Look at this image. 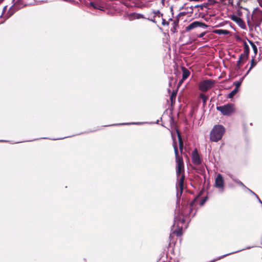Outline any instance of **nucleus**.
<instances>
[{
	"mask_svg": "<svg viewBox=\"0 0 262 262\" xmlns=\"http://www.w3.org/2000/svg\"><path fill=\"white\" fill-rule=\"evenodd\" d=\"M173 147L176 160V174L177 177V182L176 183V188L177 189V197L179 198H180L183 192L185 179L184 174L183 173L184 172V163L182 158L179 156L178 147L174 140H173Z\"/></svg>",
	"mask_w": 262,
	"mask_h": 262,
	"instance_id": "f257e3e1",
	"label": "nucleus"
},
{
	"mask_svg": "<svg viewBox=\"0 0 262 262\" xmlns=\"http://www.w3.org/2000/svg\"><path fill=\"white\" fill-rule=\"evenodd\" d=\"M225 132V128L222 125H215L210 133V140L217 142L222 138Z\"/></svg>",
	"mask_w": 262,
	"mask_h": 262,
	"instance_id": "f03ea898",
	"label": "nucleus"
},
{
	"mask_svg": "<svg viewBox=\"0 0 262 262\" xmlns=\"http://www.w3.org/2000/svg\"><path fill=\"white\" fill-rule=\"evenodd\" d=\"M174 224L171 227V230L173 233H175L177 236H180L182 235V226H180L179 224H183L185 222L184 217H182L180 215L175 216L174 219Z\"/></svg>",
	"mask_w": 262,
	"mask_h": 262,
	"instance_id": "7ed1b4c3",
	"label": "nucleus"
},
{
	"mask_svg": "<svg viewBox=\"0 0 262 262\" xmlns=\"http://www.w3.org/2000/svg\"><path fill=\"white\" fill-rule=\"evenodd\" d=\"M214 84L215 81L212 79L202 80L199 84V90L203 92H206L211 89Z\"/></svg>",
	"mask_w": 262,
	"mask_h": 262,
	"instance_id": "20e7f679",
	"label": "nucleus"
},
{
	"mask_svg": "<svg viewBox=\"0 0 262 262\" xmlns=\"http://www.w3.org/2000/svg\"><path fill=\"white\" fill-rule=\"evenodd\" d=\"M216 110L225 116H229L234 111V105L232 104H227L223 106H217Z\"/></svg>",
	"mask_w": 262,
	"mask_h": 262,
	"instance_id": "39448f33",
	"label": "nucleus"
},
{
	"mask_svg": "<svg viewBox=\"0 0 262 262\" xmlns=\"http://www.w3.org/2000/svg\"><path fill=\"white\" fill-rule=\"evenodd\" d=\"M215 187L220 190L221 192L224 191V180L221 173H218L215 180Z\"/></svg>",
	"mask_w": 262,
	"mask_h": 262,
	"instance_id": "423d86ee",
	"label": "nucleus"
},
{
	"mask_svg": "<svg viewBox=\"0 0 262 262\" xmlns=\"http://www.w3.org/2000/svg\"><path fill=\"white\" fill-rule=\"evenodd\" d=\"M191 156L192 161L194 165H198L202 163V159L196 149L192 151Z\"/></svg>",
	"mask_w": 262,
	"mask_h": 262,
	"instance_id": "0eeeda50",
	"label": "nucleus"
},
{
	"mask_svg": "<svg viewBox=\"0 0 262 262\" xmlns=\"http://www.w3.org/2000/svg\"><path fill=\"white\" fill-rule=\"evenodd\" d=\"M129 19L131 20L135 19H141V18H144L146 19V18L144 17V16L140 13H137L136 12L131 13L129 14Z\"/></svg>",
	"mask_w": 262,
	"mask_h": 262,
	"instance_id": "6e6552de",
	"label": "nucleus"
},
{
	"mask_svg": "<svg viewBox=\"0 0 262 262\" xmlns=\"http://www.w3.org/2000/svg\"><path fill=\"white\" fill-rule=\"evenodd\" d=\"M231 19L232 20L237 23L242 28H243L242 25L244 26V21L239 17L235 15H232L231 17Z\"/></svg>",
	"mask_w": 262,
	"mask_h": 262,
	"instance_id": "1a4fd4ad",
	"label": "nucleus"
},
{
	"mask_svg": "<svg viewBox=\"0 0 262 262\" xmlns=\"http://www.w3.org/2000/svg\"><path fill=\"white\" fill-rule=\"evenodd\" d=\"M16 9L15 8V6H13L9 8L8 12H7V13H6L5 14V15L4 16L5 19L6 20V19L9 18L10 17H11L14 14V13L16 11Z\"/></svg>",
	"mask_w": 262,
	"mask_h": 262,
	"instance_id": "9d476101",
	"label": "nucleus"
},
{
	"mask_svg": "<svg viewBox=\"0 0 262 262\" xmlns=\"http://www.w3.org/2000/svg\"><path fill=\"white\" fill-rule=\"evenodd\" d=\"M200 21H195L190 24L188 26L186 27V31H188L191 30L194 28H198L199 26Z\"/></svg>",
	"mask_w": 262,
	"mask_h": 262,
	"instance_id": "9b49d317",
	"label": "nucleus"
},
{
	"mask_svg": "<svg viewBox=\"0 0 262 262\" xmlns=\"http://www.w3.org/2000/svg\"><path fill=\"white\" fill-rule=\"evenodd\" d=\"M247 56H244L243 53H242L239 57L238 60L237 61V66L238 67V68H240L241 67V64L243 62H244L247 59H248Z\"/></svg>",
	"mask_w": 262,
	"mask_h": 262,
	"instance_id": "f8f14e48",
	"label": "nucleus"
},
{
	"mask_svg": "<svg viewBox=\"0 0 262 262\" xmlns=\"http://www.w3.org/2000/svg\"><path fill=\"white\" fill-rule=\"evenodd\" d=\"M182 81H184L189 76L190 73V72L185 67L182 68Z\"/></svg>",
	"mask_w": 262,
	"mask_h": 262,
	"instance_id": "ddd939ff",
	"label": "nucleus"
},
{
	"mask_svg": "<svg viewBox=\"0 0 262 262\" xmlns=\"http://www.w3.org/2000/svg\"><path fill=\"white\" fill-rule=\"evenodd\" d=\"M90 5L93 7L95 9H98L101 11H104V7L103 6H100L99 4L97 3H95L93 2H91L90 3Z\"/></svg>",
	"mask_w": 262,
	"mask_h": 262,
	"instance_id": "4468645a",
	"label": "nucleus"
},
{
	"mask_svg": "<svg viewBox=\"0 0 262 262\" xmlns=\"http://www.w3.org/2000/svg\"><path fill=\"white\" fill-rule=\"evenodd\" d=\"M177 133L178 138L179 148H180V150L182 151L183 149V140L182 139L180 133H179V132L178 130H177Z\"/></svg>",
	"mask_w": 262,
	"mask_h": 262,
	"instance_id": "2eb2a0df",
	"label": "nucleus"
},
{
	"mask_svg": "<svg viewBox=\"0 0 262 262\" xmlns=\"http://www.w3.org/2000/svg\"><path fill=\"white\" fill-rule=\"evenodd\" d=\"M214 32L218 35H228L229 32L226 30L217 29L214 31Z\"/></svg>",
	"mask_w": 262,
	"mask_h": 262,
	"instance_id": "dca6fc26",
	"label": "nucleus"
},
{
	"mask_svg": "<svg viewBox=\"0 0 262 262\" xmlns=\"http://www.w3.org/2000/svg\"><path fill=\"white\" fill-rule=\"evenodd\" d=\"M249 53V47L248 44L245 42L244 46V52L243 54L244 56H247L248 57Z\"/></svg>",
	"mask_w": 262,
	"mask_h": 262,
	"instance_id": "f3484780",
	"label": "nucleus"
},
{
	"mask_svg": "<svg viewBox=\"0 0 262 262\" xmlns=\"http://www.w3.org/2000/svg\"><path fill=\"white\" fill-rule=\"evenodd\" d=\"M200 98L202 99L203 104H205L208 99V97L206 96L205 94L202 93L200 95Z\"/></svg>",
	"mask_w": 262,
	"mask_h": 262,
	"instance_id": "a211bd4d",
	"label": "nucleus"
},
{
	"mask_svg": "<svg viewBox=\"0 0 262 262\" xmlns=\"http://www.w3.org/2000/svg\"><path fill=\"white\" fill-rule=\"evenodd\" d=\"M238 89L237 88H235L233 90H232L229 94L228 98H232L235 95V94L237 92Z\"/></svg>",
	"mask_w": 262,
	"mask_h": 262,
	"instance_id": "6ab92c4d",
	"label": "nucleus"
},
{
	"mask_svg": "<svg viewBox=\"0 0 262 262\" xmlns=\"http://www.w3.org/2000/svg\"><path fill=\"white\" fill-rule=\"evenodd\" d=\"M142 124H143L142 122H132V123H122V124H114L113 125H130V124L140 125Z\"/></svg>",
	"mask_w": 262,
	"mask_h": 262,
	"instance_id": "aec40b11",
	"label": "nucleus"
},
{
	"mask_svg": "<svg viewBox=\"0 0 262 262\" xmlns=\"http://www.w3.org/2000/svg\"><path fill=\"white\" fill-rule=\"evenodd\" d=\"M249 42H250V45L252 46V48L253 50L255 53V55H256L257 52V47L252 41L249 40Z\"/></svg>",
	"mask_w": 262,
	"mask_h": 262,
	"instance_id": "412c9836",
	"label": "nucleus"
},
{
	"mask_svg": "<svg viewBox=\"0 0 262 262\" xmlns=\"http://www.w3.org/2000/svg\"><path fill=\"white\" fill-rule=\"evenodd\" d=\"M236 183H237L238 185L241 186L244 188H247V187L239 180L233 179H232Z\"/></svg>",
	"mask_w": 262,
	"mask_h": 262,
	"instance_id": "4be33fe9",
	"label": "nucleus"
},
{
	"mask_svg": "<svg viewBox=\"0 0 262 262\" xmlns=\"http://www.w3.org/2000/svg\"><path fill=\"white\" fill-rule=\"evenodd\" d=\"M256 65V62L255 61H254V58H253L251 60V66L250 67V68L249 69L248 72H247V74H248V73L249 72V71L252 69V68L253 67H254Z\"/></svg>",
	"mask_w": 262,
	"mask_h": 262,
	"instance_id": "5701e85b",
	"label": "nucleus"
},
{
	"mask_svg": "<svg viewBox=\"0 0 262 262\" xmlns=\"http://www.w3.org/2000/svg\"><path fill=\"white\" fill-rule=\"evenodd\" d=\"M177 95V92L173 91L172 94H171V96L170 97V100L171 102L173 101V99L176 98Z\"/></svg>",
	"mask_w": 262,
	"mask_h": 262,
	"instance_id": "b1692460",
	"label": "nucleus"
},
{
	"mask_svg": "<svg viewBox=\"0 0 262 262\" xmlns=\"http://www.w3.org/2000/svg\"><path fill=\"white\" fill-rule=\"evenodd\" d=\"M199 27H201L203 29H206L208 27V26L205 23L200 21Z\"/></svg>",
	"mask_w": 262,
	"mask_h": 262,
	"instance_id": "393cba45",
	"label": "nucleus"
},
{
	"mask_svg": "<svg viewBox=\"0 0 262 262\" xmlns=\"http://www.w3.org/2000/svg\"><path fill=\"white\" fill-rule=\"evenodd\" d=\"M152 13L158 15L159 17H162L163 16V14L162 13H160L159 10H153Z\"/></svg>",
	"mask_w": 262,
	"mask_h": 262,
	"instance_id": "a878e982",
	"label": "nucleus"
},
{
	"mask_svg": "<svg viewBox=\"0 0 262 262\" xmlns=\"http://www.w3.org/2000/svg\"><path fill=\"white\" fill-rule=\"evenodd\" d=\"M207 200V197H204L201 201V202H200V205L201 206H203L205 202L206 201V200Z\"/></svg>",
	"mask_w": 262,
	"mask_h": 262,
	"instance_id": "bb28decb",
	"label": "nucleus"
},
{
	"mask_svg": "<svg viewBox=\"0 0 262 262\" xmlns=\"http://www.w3.org/2000/svg\"><path fill=\"white\" fill-rule=\"evenodd\" d=\"M242 81H236L234 82V85H235V88H237L238 89V87L241 85Z\"/></svg>",
	"mask_w": 262,
	"mask_h": 262,
	"instance_id": "cd10ccee",
	"label": "nucleus"
},
{
	"mask_svg": "<svg viewBox=\"0 0 262 262\" xmlns=\"http://www.w3.org/2000/svg\"><path fill=\"white\" fill-rule=\"evenodd\" d=\"M7 6H6L4 7L3 8V13L2 14H1V15L0 16V17H1L2 16V15H5V12L7 11Z\"/></svg>",
	"mask_w": 262,
	"mask_h": 262,
	"instance_id": "c85d7f7f",
	"label": "nucleus"
},
{
	"mask_svg": "<svg viewBox=\"0 0 262 262\" xmlns=\"http://www.w3.org/2000/svg\"><path fill=\"white\" fill-rule=\"evenodd\" d=\"M195 200H196V198H195V199H194V200H193V201L190 203V208L189 209V210H191V208L193 207V205L194 204V203H195Z\"/></svg>",
	"mask_w": 262,
	"mask_h": 262,
	"instance_id": "c756f323",
	"label": "nucleus"
},
{
	"mask_svg": "<svg viewBox=\"0 0 262 262\" xmlns=\"http://www.w3.org/2000/svg\"><path fill=\"white\" fill-rule=\"evenodd\" d=\"M205 34H206V32H204L200 33L199 35H198V37L199 38H203Z\"/></svg>",
	"mask_w": 262,
	"mask_h": 262,
	"instance_id": "7c9ffc66",
	"label": "nucleus"
},
{
	"mask_svg": "<svg viewBox=\"0 0 262 262\" xmlns=\"http://www.w3.org/2000/svg\"><path fill=\"white\" fill-rule=\"evenodd\" d=\"M162 25L163 26H165V25H168V23L166 21V20L165 19H162Z\"/></svg>",
	"mask_w": 262,
	"mask_h": 262,
	"instance_id": "2f4dec72",
	"label": "nucleus"
},
{
	"mask_svg": "<svg viewBox=\"0 0 262 262\" xmlns=\"http://www.w3.org/2000/svg\"><path fill=\"white\" fill-rule=\"evenodd\" d=\"M148 20H149V21H151L152 22H154V23H156V20H155V16H153L152 18H147Z\"/></svg>",
	"mask_w": 262,
	"mask_h": 262,
	"instance_id": "473e14b6",
	"label": "nucleus"
},
{
	"mask_svg": "<svg viewBox=\"0 0 262 262\" xmlns=\"http://www.w3.org/2000/svg\"><path fill=\"white\" fill-rule=\"evenodd\" d=\"M208 1L209 2V4L210 5H213L215 3V1L214 0H208Z\"/></svg>",
	"mask_w": 262,
	"mask_h": 262,
	"instance_id": "72a5a7b5",
	"label": "nucleus"
},
{
	"mask_svg": "<svg viewBox=\"0 0 262 262\" xmlns=\"http://www.w3.org/2000/svg\"><path fill=\"white\" fill-rule=\"evenodd\" d=\"M184 81H182V79L179 82L178 86H180Z\"/></svg>",
	"mask_w": 262,
	"mask_h": 262,
	"instance_id": "f704fd0d",
	"label": "nucleus"
},
{
	"mask_svg": "<svg viewBox=\"0 0 262 262\" xmlns=\"http://www.w3.org/2000/svg\"><path fill=\"white\" fill-rule=\"evenodd\" d=\"M245 189H246L247 190H248V191H249L250 193L252 192V191L247 187V188H245Z\"/></svg>",
	"mask_w": 262,
	"mask_h": 262,
	"instance_id": "c9c22d12",
	"label": "nucleus"
},
{
	"mask_svg": "<svg viewBox=\"0 0 262 262\" xmlns=\"http://www.w3.org/2000/svg\"><path fill=\"white\" fill-rule=\"evenodd\" d=\"M256 198H257V199L258 200V202H260L261 201L260 199L259 198V197L257 195H256Z\"/></svg>",
	"mask_w": 262,
	"mask_h": 262,
	"instance_id": "e433bc0d",
	"label": "nucleus"
},
{
	"mask_svg": "<svg viewBox=\"0 0 262 262\" xmlns=\"http://www.w3.org/2000/svg\"><path fill=\"white\" fill-rule=\"evenodd\" d=\"M66 137H63V138H58V139H63L64 138H65ZM57 139H54L53 140H56Z\"/></svg>",
	"mask_w": 262,
	"mask_h": 262,
	"instance_id": "4c0bfd02",
	"label": "nucleus"
},
{
	"mask_svg": "<svg viewBox=\"0 0 262 262\" xmlns=\"http://www.w3.org/2000/svg\"><path fill=\"white\" fill-rule=\"evenodd\" d=\"M252 194H253L254 195H255L256 196V195H257L256 193H255L254 192L252 191V192L251 193Z\"/></svg>",
	"mask_w": 262,
	"mask_h": 262,
	"instance_id": "58836bf2",
	"label": "nucleus"
},
{
	"mask_svg": "<svg viewBox=\"0 0 262 262\" xmlns=\"http://www.w3.org/2000/svg\"><path fill=\"white\" fill-rule=\"evenodd\" d=\"M1 141H2V142L5 141V142H6V141H5V140H1Z\"/></svg>",
	"mask_w": 262,
	"mask_h": 262,
	"instance_id": "ea45409f",
	"label": "nucleus"
},
{
	"mask_svg": "<svg viewBox=\"0 0 262 262\" xmlns=\"http://www.w3.org/2000/svg\"><path fill=\"white\" fill-rule=\"evenodd\" d=\"M259 202L262 205V202L261 201H260Z\"/></svg>",
	"mask_w": 262,
	"mask_h": 262,
	"instance_id": "a19ab883",
	"label": "nucleus"
},
{
	"mask_svg": "<svg viewBox=\"0 0 262 262\" xmlns=\"http://www.w3.org/2000/svg\"><path fill=\"white\" fill-rule=\"evenodd\" d=\"M259 202L262 205V202L261 201H260Z\"/></svg>",
	"mask_w": 262,
	"mask_h": 262,
	"instance_id": "79ce46f5",
	"label": "nucleus"
},
{
	"mask_svg": "<svg viewBox=\"0 0 262 262\" xmlns=\"http://www.w3.org/2000/svg\"><path fill=\"white\" fill-rule=\"evenodd\" d=\"M261 206H262V205H261Z\"/></svg>",
	"mask_w": 262,
	"mask_h": 262,
	"instance_id": "37998d69",
	"label": "nucleus"
}]
</instances>
